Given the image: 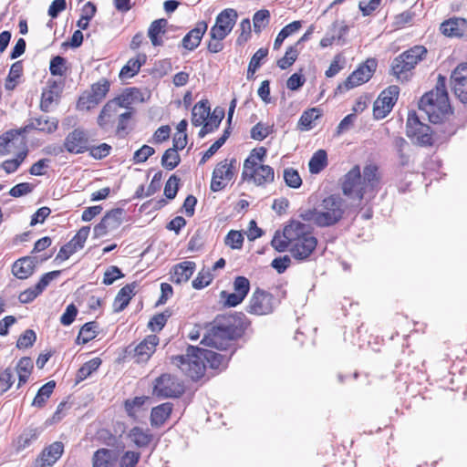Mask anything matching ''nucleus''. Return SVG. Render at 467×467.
Segmentation results:
<instances>
[{
    "label": "nucleus",
    "instance_id": "f257e3e1",
    "mask_svg": "<svg viewBox=\"0 0 467 467\" xmlns=\"http://www.w3.org/2000/svg\"><path fill=\"white\" fill-rule=\"evenodd\" d=\"M144 100V95L140 88L136 87L124 88L101 108L97 117L99 128L106 132L113 131L117 137H126L130 132L135 114L133 105Z\"/></svg>",
    "mask_w": 467,
    "mask_h": 467
},
{
    "label": "nucleus",
    "instance_id": "f03ea898",
    "mask_svg": "<svg viewBox=\"0 0 467 467\" xmlns=\"http://www.w3.org/2000/svg\"><path fill=\"white\" fill-rule=\"evenodd\" d=\"M380 184V173L376 164H368L363 169L361 175L360 167L355 165L344 176L342 192L346 196L357 199L360 202L366 195L373 198L379 191Z\"/></svg>",
    "mask_w": 467,
    "mask_h": 467
},
{
    "label": "nucleus",
    "instance_id": "7ed1b4c3",
    "mask_svg": "<svg viewBox=\"0 0 467 467\" xmlns=\"http://www.w3.org/2000/svg\"><path fill=\"white\" fill-rule=\"evenodd\" d=\"M242 321L235 316L217 317L211 328L203 336L201 344L219 350L227 349L235 339L242 337Z\"/></svg>",
    "mask_w": 467,
    "mask_h": 467
},
{
    "label": "nucleus",
    "instance_id": "20e7f679",
    "mask_svg": "<svg viewBox=\"0 0 467 467\" xmlns=\"http://www.w3.org/2000/svg\"><path fill=\"white\" fill-rule=\"evenodd\" d=\"M345 211L344 199L338 194H331L324 198L317 207L303 211L300 217L317 227H330L343 219Z\"/></svg>",
    "mask_w": 467,
    "mask_h": 467
},
{
    "label": "nucleus",
    "instance_id": "39448f33",
    "mask_svg": "<svg viewBox=\"0 0 467 467\" xmlns=\"http://www.w3.org/2000/svg\"><path fill=\"white\" fill-rule=\"evenodd\" d=\"M419 109L424 111L429 120L434 124L442 122L452 113L444 76L439 75L435 88L420 98Z\"/></svg>",
    "mask_w": 467,
    "mask_h": 467
},
{
    "label": "nucleus",
    "instance_id": "423d86ee",
    "mask_svg": "<svg viewBox=\"0 0 467 467\" xmlns=\"http://www.w3.org/2000/svg\"><path fill=\"white\" fill-rule=\"evenodd\" d=\"M267 154L265 147L253 149L244 161L242 171L243 180L253 182L257 186H265L275 180L274 169L263 164Z\"/></svg>",
    "mask_w": 467,
    "mask_h": 467
},
{
    "label": "nucleus",
    "instance_id": "0eeeda50",
    "mask_svg": "<svg viewBox=\"0 0 467 467\" xmlns=\"http://www.w3.org/2000/svg\"><path fill=\"white\" fill-rule=\"evenodd\" d=\"M286 234L291 241L290 253L296 260L308 259L317 248V239L303 223L292 221Z\"/></svg>",
    "mask_w": 467,
    "mask_h": 467
},
{
    "label": "nucleus",
    "instance_id": "6e6552de",
    "mask_svg": "<svg viewBox=\"0 0 467 467\" xmlns=\"http://www.w3.org/2000/svg\"><path fill=\"white\" fill-rule=\"evenodd\" d=\"M427 48L414 46L396 57L390 66V74L400 82H408L414 74L416 66L427 56Z\"/></svg>",
    "mask_w": 467,
    "mask_h": 467
},
{
    "label": "nucleus",
    "instance_id": "1a4fd4ad",
    "mask_svg": "<svg viewBox=\"0 0 467 467\" xmlns=\"http://www.w3.org/2000/svg\"><path fill=\"white\" fill-rule=\"evenodd\" d=\"M237 17V11L233 8H226L217 15L215 23L209 32L207 49L210 53L216 54L223 49V41L232 32Z\"/></svg>",
    "mask_w": 467,
    "mask_h": 467
},
{
    "label": "nucleus",
    "instance_id": "9d476101",
    "mask_svg": "<svg viewBox=\"0 0 467 467\" xmlns=\"http://www.w3.org/2000/svg\"><path fill=\"white\" fill-rule=\"evenodd\" d=\"M200 352V348L190 346L185 355L172 357L171 363L192 380L197 381L204 376L206 370L205 362Z\"/></svg>",
    "mask_w": 467,
    "mask_h": 467
},
{
    "label": "nucleus",
    "instance_id": "9b49d317",
    "mask_svg": "<svg viewBox=\"0 0 467 467\" xmlns=\"http://www.w3.org/2000/svg\"><path fill=\"white\" fill-rule=\"evenodd\" d=\"M238 170L239 164L234 158L219 161L213 171L211 191L216 192L225 189L235 179Z\"/></svg>",
    "mask_w": 467,
    "mask_h": 467
},
{
    "label": "nucleus",
    "instance_id": "f8f14e48",
    "mask_svg": "<svg viewBox=\"0 0 467 467\" xmlns=\"http://www.w3.org/2000/svg\"><path fill=\"white\" fill-rule=\"evenodd\" d=\"M281 304V298L265 289L255 288L249 299L246 311L256 316L272 314Z\"/></svg>",
    "mask_w": 467,
    "mask_h": 467
},
{
    "label": "nucleus",
    "instance_id": "ddd939ff",
    "mask_svg": "<svg viewBox=\"0 0 467 467\" xmlns=\"http://www.w3.org/2000/svg\"><path fill=\"white\" fill-rule=\"evenodd\" d=\"M184 392L183 381L169 373L161 374L153 382L152 394L157 398L176 399L182 396Z\"/></svg>",
    "mask_w": 467,
    "mask_h": 467
},
{
    "label": "nucleus",
    "instance_id": "4468645a",
    "mask_svg": "<svg viewBox=\"0 0 467 467\" xmlns=\"http://www.w3.org/2000/svg\"><path fill=\"white\" fill-rule=\"evenodd\" d=\"M109 89L110 81L101 78L79 96L77 102L78 109L89 111L95 109L107 97Z\"/></svg>",
    "mask_w": 467,
    "mask_h": 467
},
{
    "label": "nucleus",
    "instance_id": "2eb2a0df",
    "mask_svg": "<svg viewBox=\"0 0 467 467\" xmlns=\"http://www.w3.org/2000/svg\"><path fill=\"white\" fill-rule=\"evenodd\" d=\"M406 134L421 146H432L434 143L431 127L421 122L414 110L408 113Z\"/></svg>",
    "mask_w": 467,
    "mask_h": 467
},
{
    "label": "nucleus",
    "instance_id": "dca6fc26",
    "mask_svg": "<svg viewBox=\"0 0 467 467\" xmlns=\"http://www.w3.org/2000/svg\"><path fill=\"white\" fill-rule=\"evenodd\" d=\"M400 95V88L390 85L383 89L373 103V116L376 119L386 118L392 110Z\"/></svg>",
    "mask_w": 467,
    "mask_h": 467
},
{
    "label": "nucleus",
    "instance_id": "f3484780",
    "mask_svg": "<svg viewBox=\"0 0 467 467\" xmlns=\"http://www.w3.org/2000/svg\"><path fill=\"white\" fill-rule=\"evenodd\" d=\"M378 63L375 58H368L364 63L360 64L345 81L338 86L346 90H349L362 84L367 83L374 75Z\"/></svg>",
    "mask_w": 467,
    "mask_h": 467
},
{
    "label": "nucleus",
    "instance_id": "a211bd4d",
    "mask_svg": "<svg viewBox=\"0 0 467 467\" xmlns=\"http://www.w3.org/2000/svg\"><path fill=\"white\" fill-rule=\"evenodd\" d=\"M159 343L160 337L157 335H148L132 349H130V346L127 348L126 353L135 363H146L155 353Z\"/></svg>",
    "mask_w": 467,
    "mask_h": 467
},
{
    "label": "nucleus",
    "instance_id": "6ab92c4d",
    "mask_svg": "<svg viewBox=\"0 0 467 467\" xmlns=\"http://www.w3.org/2000/svg\"><path fill=\"white\" fill-rule=\"evenodd\" d=\"M234 292L222 291L220 297L226 307H234L240 305L247 296L250 291V281L247 277L238 275L234 280Z\"/></svg>",
    "mask_w": 467,
    "mask_h": 467
},
{
    "label": "nucleus",
    "instance_id": "aec40b11",
    "mask_svg": "<svg viewBox=\"0 0 467 467\" xmlns=\"http://www.w3.org/2000/svg\"><path fill=\"white\" fill-rule=\"evenodd\" d=\"M88 143L87 132L81 128H77L66 136L63 147L68 153L81 154L88 151Z\"/></svg>",
    "mask_w": 467,
    "mask_h": 467
},
{
    "label": "nucleus",
    "instance_id": "412c9836",
    "mask_svg": "<svg viewBox=\"0 0 467 467\" xmlns=\"http://www.w3.org/2000/svg\"><path fill=\"white\" fill-rule=\"evenodd\" d=\"M451 85L457 98L467 104V62L460 63L451 72Z\"/></svg>",
    "mask_w": 467,
    "mask_h": 467
},
{
    "label": "nucleus",
    "instance_id": "4be33fe9",
    "mask_svg": "<svg viewBox=\"0 0 467 467\" xmlns=\"http://www.w3.org/2000/svg\"><path fill=\"white\" fill-rule=\"evenodd\" d=\"M58 119L55 117L38 116L30 118L28 123L21 128L23 134L36 130L45 134H52L58 129Z\"/></svg>",
    "mask_w": 467,
    "mask_h": 467
},
{
    "label": "nucleus",
    "instance_id": "5701e85b",
    "mask_svg": "<svg viewBox=\"0 0 467 467\" xmlns=\"http://www.w3.org/2000/svg\"><path fill=\"white\" fill-rule=\"evenodd\" d=\"M440 32L451 38H463L467 36V19L460 16L450 17L440 25Z\"/></svg>",
    "mask_w": 467,
    "mask_h": 467
},
{
    "label": "nucleus",
    "instance_id": "b1692460",
    "mask_svg": "<svg viewBox=\"0 0 467 467\" xmlns=\"http://www.w3.org/2000/svg\"><path fill=\"white\" fill-rule=\"evenodd\" d=\"M64 452V444L54 441L45 447L36 459L35 467H52Z\"/></svg>",
    "mask_w": 467,
    "mask_h": 467
},
{
    "label": "nucleus",
    "instance_id": "393cba45",
    "mask_svg": "<svg viewBox=\"0 0 467 467\" xmlns=\"http://www.w3.org/2000/svg\"><path fill=\"white\" fill-rule=\"evenodd\" d=\"M128 438L138 449L148 448L154 442V435L149 428L132 427L128 432Z\"/></svg>",
    "mask_w": 467,
    "mask_h": 467
},
{
    "label": "nucleus",
    "instance_id": "a878e982",
    "mask_svg": "<svg viewBox=\"0 0 467 467\" xmlns=\"http://www.w3.org/2000/svg\"><path fill=\"white\" fill-rule=\"evenodd\" d=\"M196 268V264L192 261H183L176 264L171 271V281L175 284L186 283Z\"/></svg>",
    "mask_w": 467,
    "mask_h": 467
},
{
    "label": "nucleus",
    "instance_id": "bb28decb",
    "mask_svg": "<svg viewBox=\"0 0 467 467\" xmlns=\"http://www.w3.org/2000/svg\"><path fill=\"white\" fill-rule=\"evenodd\" d=\"M137 283L132 282L121 287L113 301L114 312L123 311L130 304L132 297L136 295Z\"/></svg>",
    "mask_w": 467,
    "mask_h": 467
},
{
    "label": "nucleus",
    "instance_id": "cd10ccee",
    "mask_svg": "<svg viewBox=\"0 0 467 467\" xmlns=\"http://www.w3.org/2000/svg\"><path fill=\"white\" fill-rule=\"evenodd\" d=\"M208 25L205 21H199L195 27L190 30L182 38V46L188 50L195 49L207 31Z\"/></svg>",
    "mask_w": 467,
    "mask_h": 467
},
{
    "label": "nucleus",
    "instance_id": "c85d7f7f",
    "mask_svg": "<svg viewBox=\"0 0 467 467\" xmlns=\"http://www.w3.org/2000/svg\"><path fill=\"white\" fill-rule=\"evenodd\" d=\"M147 57L144 53H139L134 57L130 58L127 63L121 67L119 78L120 80H125L136 76L140 67L146 63Z\"/></svg>",
    "mask_w": 467,
    "mask_h": 467
},
{
    "label": "nucleus",
    "instance_id": "c756f323",
    "mask_svg": "<svg viewBox=\"0 0 467 467\" xmlns=\"http://www.w3.org/2000/svg\"><path fill=\"white\" fill-rule=\"evenodd\" d=\"M173 405L171 402H164L153 407L150 411V425L155 428L161 427L171 417Z\"/></svg>",
    "mask_w": 467,
    "mask_h": 467
},
{
    "label": "nucleus",
    "instance_id": "7c9ffc66",
    "mask_svg": "<svg viewBox=\"0 0 467 467\" xmlns=\"http://www.w3.org/2000/svg\"><path fill=\"white\" fill-rule=\"evenodd\" d=\"M36 265L29 256H24L17 259L12 265V274L18 279H27L35 272Z\"/></svg>",
    "mask_w": 467,
    "mask_h": 467
},
{
    "label": "nucleus",
    "instance_id": "2f4dec72",
    "mask_svg": "<svg viewBox=\"0 0 467 467\" xmlns=\"http://www.w3.org/2000/svg\"><path fill=\"white\" fill-rule=\"evenodd\" d=\"M13 369L15 375L16 374L17 376L18 381L16 388L19 389L28 381L33 372L34 364L32 358L29 357L21 358Z\"/></svg>",
    "mask_w": 467,
    "mask_h": 467
},
{
    "label": "nucleus",
    "instance_id": "473e14b6",
    "mask_svg": "<svg viewBox=\"0 0 467 467\" xmlns=\"http://www.w3.org/2000/svg\"><path fill=\"white\" fill-rule=\"evenodd\" d=\"M58 98V86L56 81H53L42 91L39 104L40 109L44 112H48L53 102L57 101Z\"/></svg>",
    "mask_w": 467,
    "mask_h": 467
},
{
    "label": "nucleus",
    "instance_id": "72a5a7b5",
    "mask_svg": "<svg viewBox=\"0 0 467 467\" xmlns=\"http://www.w3.org/2000/svg\"><path fill=\"white\" fill-rule=\"evenodd\" d=\"M223 117H224L223 109L215 108L213 112L209 115L205 123L201 128L198 136L200 138H203L207 134L213 132L215 130L218 129Z\"/></svg>",
    "mask_w": 467,
    "mask_h": 467
},
{
    "label": "nucleus",
    "instance_id": "f704fd0d",
    "mask_svg": "<svg viewBox=\"0 0 467 467\" xmlns=\"http://www.w3.org/2000/svg\"><path fill=\"white\" fill-rule=\"evenodd\" d=\"M210 109L207 100L197 102L192 109V124L195 127H202L210 115Z\"/></svg>",
    "mask_w": 467,
    "mask_h": 467
},
{
    "label": "nucleus",
    "instance_id": "c9c22d12",
    "mask_svg": "<svg viewBox=\"0 0 467 467\" xmlns=\"http://www.w3.org/2000/svg\"><path fill=\"white\" fill-rule=\"evenodd\" d=\"M168 25V21L165 18H161L154 20L150 25L148 30V36L151 41V44L154 47L161 46L163 41L161 39V35L165 33V28Z\"/></svg>",
    "mask_w": 467,
    "mask_h": 467
},
{
    "label": "nucleus",
    "instance_id": "e433bc0d",
    "mask_svg": "<svg viewBox=\"0 0 467 467\" xmlns=\"http://www.w3.org/2000/svg\"><path fill=\"white\" fill-rule=\"evenodd\" d=\"M24 66L21 60L13 63L10 67L9 73L5 81V88L13 91L18 84L23 75Z\"/></svg>",
    "mask_w": 467,
    "mask_h": 467
},
{
    "label": "nucleus",
    "instance_id": "4c0bfd02",
    "mask_svg": "<svg viewBox=\"0 0 467 467\" xmlns=\"http://www.w3.org/2000/svg\"><path fill=\"white\" fill-rule=\"evenodd\" d=\"M93 467H114L115 458L110 450L101 448L97 450L92 456Z\"/></svg>",
    "mask_w": 467,
    "mask_h": 467
},
{
    "label": "nucleus",
    "instance_id": "58836bf2",
    "mask_svg": "<svg viewBox=\"0 0 467 467\" xmlns=\"http://www.w3.org/2000/svg\"><path fill=\"white\" fill-rule=\"evenodd\" d=\"M28 155V149L24 142L23 149L16 154V156L14 159H8L4 161L0 167L6 172V173H13L18 170L20 165L24 162V161L26 159Z\"/></svg>",
    "mask_w": 467,
    "mask_h": 467
},
{
    "label": "nucleus",
    "instance_id": "ea45409f",
    "mask_svg": "<svg viewBox=\"0 0 467 467\" xmlns=\"http://www.w3.org/2000/svg\"><path fill=\"white\" fill-rule=\"evenodd\" d=\"M322 109L318 108H311L305 110L299 120L298 127L301 130H309L314 127V122L322 116Z\"/></svg>",
    "mask_w": 467,
    "mask_h": 467
},
{
    "label": "nucleus",
    "instance_id": "a19ab883",
    "mask_svg": "<svg viewBox=\"0 0 467 467\" xmlns=\"http://www.w3.org/2000/svg\"><path fill=\"white\" fill-rule=\"evenodd\" d=\"M98 327L99 325L96 321L87 322L84 324L78 332L76 343L83 345L94 339L98 335Z\"/></svg>",
    "mask_w": 467,
    "mask_h": 467
},
{
    "label": "nucleus",
    "instance_id": "79ce46f5",
    "mask_svg": "<svg viewBox=\"0 0 467 467\" xmlns=\"http://www.w3.org/2000/svg\"><path fill=\"white\" fill-rule=\"evenodd\" d=\"M394 150L398 155L399 162L405 166L410 162V144L409 142L402 137H397L393 140Z\"/></svg>",
    "mask_w": 467,
    "mask_h": 467
},
{
    "label": "nucleus",
    "instance_id": "37998d69",
    "mask_svg": "<svg viewBox=\"0 0 467 467\" xmlns=\"http://www.w3.org/2000/svg\"><path fill=\"white\" fill-rule=\"evenodd\" d=\"M56 388V382L54 380H50L44 384L37 391L36 395L35 396L32 406L42 408L45 406L47 400L50 398L51 394L53 393L54 389Z\"/></svg>",
    "mask_w": 467,
    "mask_h": 467
},
{
    "label": "nucleus",
    "instance_id": "c03bdc74",
    "mask_svg": "<svg viewBox=\"0 0 467 467\" xmlns=\"http://www.w3.org/2000/svg\"><path fill=\"white\" fill-rule=\"evenodd\" d=\"M102 360L96 357L88 361L85 362L77 371L76 380L77 382H80L85 380L88 377H89L93 372L98 370L100 367Z\"/></svg>",
    "mask_w": 467,
    "mask_h": 467
},
{
    "label": "nucleus",
    "instance_id": "a18cd8bd",
    "mask_svg": "<svg viewBox=\"0 0 467 467\" xmlns=\"http://www.w3.org/2000/svg\"><path fill=\"white\" fill-rule=\"evenodd\" d=\"M327 165V154L325 150H317L308 162L309 171L317 174Z\"/></svg>",
    "mask_w": 467,
    "mask_h": 467
},
{
    "label": "nucleus",
    "instance_id": "49530a36",
    "mask_svg": "<svg viewBox=\"0 0 467 467\" xmlns=\"http://www.w3.org/2000/svg\"><path fill=\"white\" fill-rule=\"evenodd\" d=\"M23 135L20 129L9 130L0 136V155L5 156L11 152L9 147L10 143L14 141L18 136Z\"/></svg>",
    "mask_w": 467,
    "mask_h": 467
},
{
    "label": "nucleus",
    "instance_id": "de8ad7c7",
    "mask_svg": "<svg viewBox=\"0 0 467 467\" xmlns=\"http://www.w3.org/2000/svg\"><path fill=\"white\" fill-rule=\"evenodd\" d=\"M291 227V223L284 228L283 234L276 232L271 241L272 246L278 252L290 251L291 241L286 234L287 230Z\"/></svg>",
    "mask_w": 467,
    "mask_h": 467
},
{
    "label": "nucleus",
    "instance_id": "09e8293b",
    "mask_svg": "<svg viewBox=\"0 0 467 467\" xmlns=\"http://www.w3.org/2000/svg\"><path fill=\"white\" fill-rule=\"evenodd\" d=\"M268 48L261 47L259 48L251 57L248 69H247V78H251L254 77L255 71L261 67L262 61L267 57Z\"/></svg>",
    "mask_w": 467,
    "mask_h": 467
},
{
    "label": "nucleus",
    "instance_id": "8fccbe9b",
    "mask_svg": "<svg viewBox=\"0 0 467 467\" xmlns=\"http://www.w3.org/2000/svg\"><path fill=\"white\" fill-rule=\"evenodd\" d=\"M274 132V125L264 123L262 121L256 123L250 131L253 140H263Z\"/></svg>",
    "mask_w": 467,
    "mask_h": 467
},
{
    "label": "nucleus",
    "instance_id": "3c124183",
    "mask_svg": "<svg viewBox=\"0 0 467 467\" xmlns=\"http://www.w3.org/2000/svg\"><path fill=\"white\" fill-rule=\"evenodd\" d=\"M298 46L294 44L287 47L283 57L277 60V66L281 69H286L290 67L295 61L297 59L299 55Z\"/></svg>",
    "mask_w": 467,
    "mask_h": 467
},
{
    "label": "nucleus",
    "instance_id": "603ef678",
    "mask_svg": "<svg viewBox=\"0 0 467 467\" xmlns=\"http://www.w3.org/2000/svg\"><path fill=\"white\" fill-rule=\"evenodd\" d=\"M200 353L202 354L203 360H206L212 368H219L220 367L223 366L226 360L225 356L213 350L201 348Z\"/></svg>",
    "mask_w": 467,
    "mask_h": 467
},
{
    "label": "nucleus",
    "instance_id": "864d4df0",
    "mask_svg": "<svg viewBox=\"0 0 467 467\" xmlns=\"http://www.w3.org/2000/svg\"><path fill=\"white\" fill-rule=\"evenodd\" d=\"M16 381L13 368L8 367L0 371V396L11 389Z\"/></svg>",
    "mask_w": 467,
    "mask_h": 467
},
{
    "label": "nucleus",
    "instance_id": "5fc2aeb1",
    "mask_svg": "<svg viewBox=\"0 0 467 467\" xmlns=\"http://www.w3.org/2000/svg\"><path fill=\"white\" fill-rule=\"evenodd\" d=\"M171 316V312L169 309L154 315L148 323V327L152 332L161 331L166 325L169 317Z\"/></svg>",
    "mask_w": 467,
    "mask_h": 467
},
{
    "label": "nucleus",
    "instance_id": "6e6d98bb",
    "mask_svg": "<svg viewBox=\"0 0 467 467\" xmlns=\"http://www.w3.org/2000/svg\"><path fill=\"white\" fill-rule=\"evenodd\" d=\"M175 148H170L166 150L161 158V164L167 170H173L177 167L181 161L180 155Z\"/></svg>",
    "mask_w": 467,
    "mask_h": 467
},
{
    "label": "nucleus",
    "instance_id": "4d7b16f0",
    "mask_svg": "<svg viewBox=\"0 0 467 467\" xmlns=\"http://www.w3.org/2000/svg\"><path fill=\"white\" fill-rule=\"evenodd\" d=\"M244 237L242 232L230 230L224 237V244L233 250H241L244 245Z\"/></svg>",
    "mask_w": 467,
    "mask_h": 467
},
{
    "label": "nucleus",
    "instance_id": "13d9d810",
    "mask_svg": "<svg viewBox=\"0 0 467 467\" xmlns=\"http://www.w3.org/2000/svg\"><path fill=\"white\" fill-rule=\"evenodd\" d=\"M40 434V431L36 428L27 429L23 431L17 438V449L24 450L35 441Z\"/></svg>",
    "mask_w": 467,
    "mask_h": 467
},
{
    "label": "nucleus",
    "instance_id": "bf43d9fd",
    "mask_svg": "<svg viewBox=\"0 0 467 467\" xmlns=\"http://www.w3.org/2000/svg\"><path fill=\"white\" fill-rule=\"evenodd\" d=\"M229 135H230L229 130H225L223 131V134L217 140H215L209 147V149L202 154V157L200 161V164L205 163L210 158H212L217 152V150L225 143Z\"/></svg>",
    "mask_w": 467,
    "mask_h": 467
},
{
    "label": "nucleus",
    "instance_id": "052dcab7",
    "mask_svg": "<svg viewBox=\"0 0 467 467\" xmlns=\"http://www.w3.org/2000/svg\"><path fill=\"white\" fill-rule=\"evenodd\" d=\"M270 21V12L267 9H261L254 13L253 16L254 29L255 33H260L266 27Z\"/></svg>",
    "mask_w": 467,
    "mask_h": 467
},
{
    "label": "nucleus",
    "instance_id": "680f3d73",
    "mask_svg": "<svg viewBox=\"0 0 467 467\" xmlns=\"http://www.w3.org/2000/svg\"><path fill=\"white\" fill-rule=\"evenodd\" d=\"M141 458L137 451H126L119 461V467H136Z\"/></svg>",
    "mask_w": 467,
    "mask_h": 467
},
{
    "label": "nucleus",
    "instance_id": "e2e57ef3",
    "mask_svg": "<svg viewBox=\"0 0 467 467\" xmlns=\"http://www.w3.org/2000/svg\"><path fill=\"white\" fill-rule=\"evenodd\" d=\"M213 280V275L210 269L202 268L192 280V285L195 289H202L208 286Z\"/></svg>",
    "mask_w": 467,
    "mask_h": 467
},
{
    "label": "nucleus",
    "instance_id": "0e129e2a",
    "mask_svg": "<svg viewBox=\"0 0 467 467\" xmlns=\"http://www.w3.org/2000/svg\"><path fill=\"white\" fill-rule=\"evenodd\" d=\"M148 400L147 396H140L135 397L133 399H128L124 401V409L127 414L130 417H135L137 409L141 408L146 400Z\"/></svg>",
    "mask_w": 467,
    "mask_h": 467
},
{
    "label": "nucleus",
    "instance_id": "69168bd1",
    "mask_svg": "<svg viewBox=\"0 0 467 467\" xmlns=\"http://www.w3.org/2000/svg\"><path fill=\"white\" fill-rule=\"evenodd\" d=\"M284 180L285 184L291 188H299L302 184V179L298 171L294 168L285 169Z\"/></svg>",
    "mask_w": 467,
    "mask_h": 467
},
{
    "label": "nucleus",
    "instance_id": "338daca9",
    "mask_svg": "<svg viewBox=\"0 0 467 467\" xmlns=\"http://www.w3.org/2000/svg\"><path fill=\"white\" fill-rule=\"evenodd\" d=\"M49 70L52 76L62 77L67 70L66 59L61 56L54 57L50 61Z\"/></svg>",
    "mask_w": 467,
    "mask_h": 467
},
{
    "label": "nucleus",
    "instance_id": "774afa93",
    "mask_svg": "<svg viewBox=\"0 0 467 467\" xmlns=\"http://www.w3.org/2000/svg\"><path fill=\"white\" fill-rule=\"evenodd\" d=\"M36 339V335L34 330L26 329L22 335L19 336L16 341L18 348H28L34 345Z\"/></svg>",
    "mask_w": 467,
    "mask_h": 467
}]
</instances>
